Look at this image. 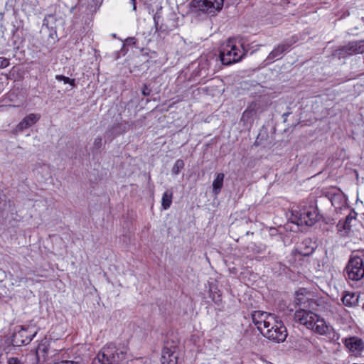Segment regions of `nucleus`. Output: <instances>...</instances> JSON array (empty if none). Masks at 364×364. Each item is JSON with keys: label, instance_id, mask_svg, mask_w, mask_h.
Masks as SVG:
<instances>
[{"label": "nucleus", "instance_id": "f704fd0d", "mask_svg": "<svg viewBox=\"0 0 364 364\" xmlns=\"http://www.w3.org/2000/svg\"><path fill=\"white\" fill-rule=\"evenodd\" d=\"M150 91L148 90L146 85H144V87L142 90V94L144 96H148L149 95Z\"/></svg>", "mask_w": 364, "mask_h": 364}, {"label": "nucleus", "instance_id": "39448f33", "mask_svg": "<svg viewBox=\"0 0 364 364\" xmlns=\"http://www.w3.org/2000/svg\"><path fill=\"white\" fill-rule=\"evenodd\" d=\"M37 333L38 330L34 327L21 326L20 329L13 334L12 343L16 346L28 344Z\"/></svg>", "mask_w": 364, "mask_h": 364}, {"label": "nucleus", "instance_id": "393cba45", "mask_svg": "<svg viewBox=\"0 0 364 364\" xmlns=\"http://www.w3.org/2000/svg\"><path fill=\"white\" fill-rule=\"evenodd\" d=\"M184 168V162L181 159H178L172 167L171 172L174 175H178Z\"/></svg>", "mask_w": 364, "mask_h": 364}, {"label": "nucleus", "instance_id": "2f4dec72", "mask_svg": "<svg viewBox=\"0 0 364 364\" xmlns=\"http://www.w3.org/2000/svg\"><path fill=\"white\" fill-rule=\"evenodd\" d=\"M102 138L98 136L97 137L95 141H94V146L97 148V149H99L100 148L101 145H102Z\"/></svg>", "mask_w": 364, "mask_h": 364}, {"label": "nucleus", "instance_id": "2eb2a0df", "mask_svg": "<svg viewBox=\"0 0 364 364\" xmlns=\"http://www.w3.org/2000/svg\"><path fill=\"white\" fill-rule=\"evenodd\" d=\"M64 21L61 16L56 14H48L45 16L43 23V28L45 27L50 31L55 33V28L59 25H63Z\"/></svg>", "mask_w": 364, "mask_h": 364}, {"label": "nucleus", "instance_id": "a878e982", "mask_svg": "<svg viewBox=\"0 0 364 364\" xmlns=\"http://www.w3.org/2000/svg\"><path fill=\"white\" fill-rule=\"evenodd\" d=\"M118 128V126H114L108 132H107L105 135L106 140L112 141L115 136L119 134L120 131H116V129H117Z\"/></svg>", "mask_w": 364, "mask_h": 364}, {"label": "nucleus", "instance_id": "dca6fc26", "mask_svg": "<svg viewBox=\"0 0 364 364\" xmlns=\"http://www.w3.org/2000/svg\"><path fill=\"white\" fill-rule=\"evenodd\" d=\"M356 216L357 213L354 210H350L344 220H340L338 223L337 228L338 231L348 232L351 227L355 225L354 223L356 221Z\"/></svg>", "mask_w": 364, "mask_h": 364}, {"label": "nucleus", "instance_id": "473e14b6", "mask_svg": "<svg viewBox=\"0 0 364 364\" xmlns=\"http://www.w3.org/2000/svg\"><path fill=\"white\" fill-rule=\"evenodd\" d=\"M159 13L156 12L154 15V23H155V26H156V29L158 31L159 30V28H158V26H159Z\"/></svg>", "mask_w": 364, "mask_h": 364}, {"label": "nucleus", "instance_id": "20e7f679", "mask_svg": "<svg viewBox=\"0 0 364 364\" xmlns=\"http://www.w3.org/2000/svg\"><path fill=\"white\" fill-rule=\"evenodd\" d=\"M291 220L299 226H311L318 221V214L314 208L310 207L304 210H294Z\"/></svg>", "mask_w": 364, "mask_h": 364}, {"label": "nucleus", "instance_id": "1a4fd4ad", "mask_svg": "<svg viewBox=\"0 0 364 364\" xmlns=\"http://www.w3.org/2000/svg\"><path fill=\"white\" fill-rule=\"evenodd\" d=\"M311 296L310 291L305 288H301L295 292L294 303L296 305L313 309L315 301Z\"/></svg>", "mask_w": 364, "mask_h": 364}, {"label": "nucleus", "instance_id": "9d476101", "mask_svg": "<svg viewBox=\"0 0 364 364\" xmlns=\"http://www.w3.org/2000/svg\"><path fill=\"white\" fill-rule=\"evenodd\" d=\"M297 38L293 36L291 39H287L282 43L275 47L267 58V60H272L275 58H280L281 55L288 50L289 47L297 41Z\"/></svg>", "mask_w": 364, "mask_h": 364}, {"label": "nucleus", "instance_id": "b1692460", "mask_svg": "<svg viewBox=\"0 0 364 364\" xmlns=\"http://www.w3.org/2000/svg\"><path fill=\"white\" fill-rule=\"evenodd\" d=\"M173 192L171 191H166L164 193L161 198V205L164 210H167L170 208L172 203Z\"/></svg>", "mask_w": 364, "mask_h": 364}, {"label": "nucleus", "instance_id": "f3484780", "mask_svg": "<svg viewBox=\"0 0 364 364\" xmlns=\"http://www.w3.org/2000/svg\"><path fill=\"white\" fill-rule=\"evenodd\" d=\"M341 51L348 55L363 53H364V40L350 42L346 46L343 47Z\"/></svg>", "mask_w": 364, "mask_h": 364}, {"label": "nucleus", "instance_id": "9b49d317", "mask_svg": "<svg viewBox=\"0 0 364 364\" xmlns=\"http://www.w3.org/2000/svg\"><path fill=\"white\" fill-rule=\"evenodd\" d=\"M313 324L314 327L310 329L320 335L327 336L333 331L332 326L318 315Z\"/></svg>", "mask_w": 364, "mask_h": 364}, {"label": "nucleus", "instance_id": "f03ea898", "mask_svg": "<svg viewBox=\"0 0 364 364\" xmlns=\"http://www.w3.org/2000/svg\"><path fill=\"white\" fill-rule=\"evenodd\" d=\"M127 350L113 343L104 346L98 353L97 359L101 364H119L125 359Z\"/></svg>", "mask_w": 364, "mask_h": 364}, {"label": "nucleus", "instance_id": "4468645a", "mask_svg": "<svg viewBox=\"0 0 364 364\" xmlns=\"http://www.w3.org/2000/svg\"><path fill=\"white\" fill-rule=\"evenodd\" d=\"M329 200L336 209H342L346 206L347 198L340 190H336L328 194Z\"/></svg>", "mask_w": 364, "mask_h": 364}, {"label": "nucleus", "instance_id": "0eeeda50", "mask_svg": "<svg viewBox=\"0 0 364 364\" xmlns=\"http://www.w3.org/2000/svg\"><path fill=\"white\" fill-rule=\"evenodd\" d=\"M223 6V0H193L191 1L193 8L209 14L220 11Z\"/></svg>", "mask_w": 364, "mask_h": 364}, {"label": "nucleus", "instance_id": "7ed1b4c3", "mask_svg": "<svg viewBox=\"0 0 364 364\" xmlns=\"http://www.w3.org/2000/svg\"><path fill=\"white\" fill-rule=\"evenodd\" d=\"M245 53L232 40H228L220 51V58L223 64L228 65L240 61Z\"/></svg>", "mask_w": 364, "mask_h": 364}, {"label": "nucleus", "instance_id": "6e6552de", "mask_svg": "<svg viewBox=\"0 0 364 364\" xmlns=\"http://www.w3.org/2000/svg\"><path fill=\"white\" fill-rule=\"evenodd\" d=\"M318 314L310 310L303 309L296 310L294 313V319L300 324L305 326L310 329L314 327V321H315Z\"/></svg>", "mask_w": 364, "mask_h": 364}, {"label": "nucleus", "instance_id": "bb28decb", "mask_svg": "<svg viewBox=\"0 0 364 364\" xmlns=\"http://www.w3.org/2000/svg\"><path fill=\"white\" fill-rule=\"evenodd\" d=\"M80 0H63V2L72 12L77 6Z\"/></svg>", "mask_w": 364, "mask_h": 364}, {"label": "nucleus", "instance_id": "f8f14e48", "mask_svg": "<svg viewBox=\"0 0 364 364\" xmlns=\"http://www.w3.org/2000/svg\"><path fill=\"white\" fill-rule=\"evenodd\" d=\"M41 118V114L38 113H31L25 117L16 127V132H21L23 130L35 124Z\"/></svg>", "mask_w": 364, "mask_h": 364}, {"label": "nucleus", "instance_id": "aec40b11", "mask_svg": "<svg viewBox=\"0 0 364 364\" xmlns=\"http://www.w3.org/2000/svg\"><path fill=\"white\" fill-rule=\"evenodd\" d=\"M359 295L353 292H346L342 297L343 304L348 307H353L357 305Z\"/></svg>", "mask_w": 364, "mask_h": 364}, {"label": "nucleus", "instance_id": "412c9836", "mask_svg": "<svg viewBox=\"0 0 364 364\" xmlns=\"http://www.w3.org/2000/svg\"><path fill=\"white\" fill-rule=\"evenodd\" d=\"M311 243V241L306 240L304 241L301 245H299L296 251L298 252L299 255H303V256H309L314 252V247L309 245V244Z\"/></svg>", "mask_w": 364, "mask_h": 364}, {"label": "nucleus", "instance_id": "cd10ccee", "mask_svg": "<svg viewBox=\"0 0 364 364\" xmlns=\"http://www.w3.org/2000/svg\"><path fill=\"white\" fill-rule=\"evenodd\" d=\"M55 79L58 81H63L65 84L68 83L72 86H75V80L70 79L68 77H65L61 75H55Z\"/></svg>", "mask_w": 364, "mask_h": 364}, {"label": "nucleus", "instance_id": "c9c22d12", "mask_svg": "<svg viewBox=\"0 0 364 364\" xmlns=\"http://www.w3.org/2000/svg\"><path fill=\"white\" fill-rule=\"evenodd\" d=\"M132 3V6H133V10L134 11H136V0H131Z\"/></svg>", "mask_w": 364, "mask_h": 364}, {"label": "nucleus", "instance_id": "4be33fe9", "mask_svg": "<svg viewBox=\"0 0 364 364\" xmlns=\"http://www.w3.org/2000/svg\"><path fill=\"white\" fill-rule=\"evenodd\" d=\"M48 343L46 340L41 341L36 350V356L38 360L40 358H45L48 350Z\"/></svg>", "mask_w": 364, "mask_h": 364}, {"label": "nucleus", "instance_id": "72a5a7b5", "mask_svg": "<svg viewBox=\"0 0 364 364\" xmlns=\"http://www.w3.org/2000/svg\"><path fill=\"white\" fill-rule=\"evenodd\" d=\"M135 43H136V41H135L134 38H129L126 40V43L128 45L135 44Z\"/></svg>", "mask_w": 364, "mask_h": 364}, {"label": "nucleus", "instance_id": "c85d7f7f", "mask_svg": "<svg viewBox=\"0 0 364 364\" xmlns=\"http://www.w3.org/2000/svg\"><path fill=\"white\" fill-rule=\"evenodd\" d=\"M53 364H81L77 361L74 360H56Z\"/></svg>", "mask_w": 364, "mask_h": 364}, {"label": "nucleus", "instance_id": "a211bd4d", "mask_svg": "<svg viewBox=\"0 0 364 364\" xmlns=\"http://www.w3.org/2000/svg\"><path fill=\"white\" fill-rule=\"evenodd\" d=\"M177 353L167 348H164L162 351L161 363L162 364H177Z\"/></svg>", "mask_w": 364, "mask_h": 364}, {"label": "nucleus", "instance_id": "6ab92c4d", "mask_svg": "<svg viewBox=\"0 0 364 364\" xmlns=\"http://www.w3.org/2000/svg\"><path fill=\"white\" fill-rule=\"evenodd\" d=\"M345 345L352 352H360L364 347L363 341L356 337L346 339Z\"/></svg>", "mask_w": 364, "mask_h": 364}, {"label": "nucleus", "instance_id": "f257e3e1", "mask_svg": "<svg viewBox=\"0 0 364 364\" xmlns=\"http://www.w3.org/2000/svg\"><path fill=\"white\" fill-rule=\"evenodd\" d=\"M252 320L258 331L268 339L280 343L287 338V328L274 314L255 311L252 314Z\"/></svg>", "mask_w": 364, "mask_h": 364}, {"label": "nucleus", "instance_id": "5701e85b", "mask_svg": "<svg viewBox=\"0 0 364 364\" xmlns=\"http://www.w3.org/2000/svg\"><path fill=\"white\" fill-rule=\"evenodd\" d=\"M224 174L219 173L217 174L216 178L213 182V192L215 195H218L223 186Z\"/></svg>", "mask_w": 364, "mask_h": 364}, {"label": "nucleus", "instance_id": "423d86ee", "mask_svg": "<svg viewBox=\"0 0 364 364\" xmlns=\"http://www.w3.org/2000/svg\"><path fill=\"white\" fill-rule=\"evenodd\" d=\"M346 274L351 280L358 281L364 277V265L360 257H351L346 267Z\"/></svg>", "mask_w": 364, "mask_h": 364}, {"label": "nucleus", "instance_id": "ddd939ff", "mask_svg": "<svg viewBox=\"0 0 364 364\" xmlns=\"http://www.w3.org/2000/svg\"><path fill=\"white\" fill-rule=\"evenodd\" d=\"M259 109V105L257 102H252L243 112L241 121L243 122L245 124H251Z\"/></svg>", "mask_w": 364, "mask_h": 364}, {"label": "nucleus", "instance_id": "7c9ffc66", "mask_svg": "<svg viewBox=\"0 0 364 364\" xmlns=\"http://www.w3.org/2000/svg\"><path fill=\"white\" fill-rule=\"evenodd\" d=\"M8 364H23V363L18 358H9L8 359Z\"/></svg>", "mask_w": 364, "mask_h": 364}, {"label": "nucleus", "instance_id": "c756f323", "mask_svg": "<svg viewBox=\"0 0 364 364\" xmlns=\"http://www.w3.org/2000/svg\"><path fill=\"white\" fill-rule=\"evenodd\" d=\"M9 65V60L4 57H0V68H5Z\"/></svg>", "mask_w": 364, "mask_h": 364}]
</instances>
